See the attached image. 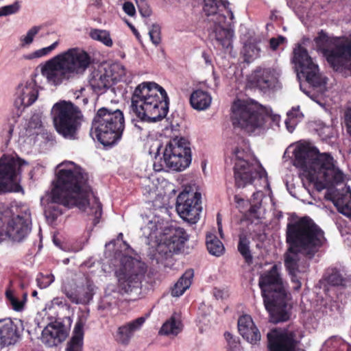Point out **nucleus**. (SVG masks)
<instances>
[{
    "instance_id": "57",
    "label": "nucleus",
    "mask_w": 351,
    "mask_h": 351,
    "mask_svg": "<svg viewBox=\"0 0 351 351\" xmlns=\"http://www.w3.org/2000/svg\"><path fill=\"white\" fill-rule=\"evenodd\" d=\"M345 122L348 128V132L351 136V108H348L345 113Z\"/></svg>"
},
{
    "instance_id": "38",
    "label": "nucleus",
    "mask_w": 351,
    "mask_h": 351,
    "mask_svg": "<svg viewBox=\"0 0 351 351\" xmlns=\"http://www.w3.org/2000/svg\"><path fill=\"white\" fill-rule=\"evenodd\" d=\"M60 44V40H58L53 42L51 45L48 47H45L27 54H24L23 56V59L25 60H33L36 59H39L48 55L51 54L53 51H54Z\"/></svg>"
},
{
    "instance_id": "15",
    "label": "nucleus",
    "mask_w": 351,
    "mask_h": 351,
    "mask_svg": "<svg viewBox=\"0 0 351 351\" xmlns=\"http://www.w3.org/2000/svg\"><path fill=\"white\" fill-rule=\"evenodd\" d=\"M0 221L5 227L8 238L13 241H23L31 232L32 217L27 206L5 208L0 213Z\"/></svg>"
},
{
    "instance_id": "5",
    "label": "nucleus",
    "mask_w": 351,
    "mask_h": 351,
    "mask_svg": "<svg viewBox=\"0 0 351 351\" xmlns=\"http://www.w3.org/2000/svg\"><path fill=\"white\" fill-rule=\"evenodd\" d=\"M131 109L141 121L156 122L169 112V99L166 90L154 82H145L134 89Z\"/></svg>"
},
{
    "instance_id": "22",
    "label": "nucleus",
    "mask_w": 351,
    "mask_h": 351,
    "mask_svg": "<svg viewBox=\"0 0 351 351\" xmlns=\"http://www.w3.org/2000/svg\"><path fill=\"white\" fill-rule=\"evenodd\" d=\"M278 75L275 69L261 68L252 74L251 82L254 86L265 93L278 86Z\"/></svg>"
},
{
    "instance_id": "64",
    "label": "nucleus",
    "mask_w": 351,
    "mask_h": 351,
    "mask_svg": "<svg viewBox=\"0 0 351 351\" xmlns=\"http://www.w3.org/2000/svg\"><path fill=\"white\" fill-rule=\"evenodd\" d=\"M52 302L53 304H57V305H60V304H62V301H60V298H54Z\"/></svg>"
},
{
    "instance_id": "56",
    "label": "nucleus",
    "mask_w": 351,
    "mask_h": 351,
    "mask_svg": "<svg viewBox=\"0 0 351 351\" xmlns=\"http://www.w3.org/2000/svg\"><path fill=\"white\" fill-rule=\"evenodd\" d=\"M234 202L237 204V207L241 210V212H245V206H248L250 204L248 201L239 197L238 195L234 196Z\"/></svg>"
},
{
    "instance_id": "31",
    "label": "nucleus",
    "mask_w": 351,
    "mask_h": 351,
    "mask_svg": "<svg viewBox=\"0 0 351 351\" xmlns=\"http://www.w3.org/2000/svg\"><path fill=\"white\" fill-rule=\"evenodd\" d=\"M183 328L180 315L174 313L162 326L159 334L169 337L177 336Z\"/></svg>"
},
{
    "instance_id": "39",
    "label": "nucleus",
    "mask_w": 351,
    "mask_h": 351,
    "mask_svg": "<svg viewBox=\"0 0 351 351\" xmlns=\"http://www.w3.org/2000/svg\"><path fill=\"white\" fill-rule=\"evenodd\" d=\"M250 241L249 238L244 234L239 235L238 243V251L241 254L245 262L248 264L252 262V255L250 249Z\"/></svg>"
},
{
    "instance_id": "60",
    "label": "nucleus",
    "mask_w": 351,
    "mask_h": 351,
    "mask_svg": "<svg viewBox=\"0 0 351 351\" xmlns=\"http://www.w3.org/2000/svg\"><path fill=\"white\" fill-rule=\"evenodd\" d=\"M217 226H218V230L219 232V234L221 238L223 237V230H222V224H221V219L220 217V215L218 214L217 217Z\"/></svg>"
},
{
    "instance_id": "32",
    "label": "nucleus",
    "mask_w": 351,
    "mask_h": 351,
    "mask_svg": "<svg viewBox=\"0 0 351 351\" xmlns=\"http://www.w3.org/2000/svg\"><path fill=\"white\" fill-rule=\"evenodd\" d=\"M85 322L78 320L74 327L73 337L67 343L66 351H82Z\"/></svg>"
},
{
    "instance_id": "45",
    "label": "nucleus",
    "mask_w": 351,
    "mask_h": 351,
    "mask_svg": "<svg viewBox=\"0 0 351 351\" xmlns=\"http://www.w3.org/2000/svg\"><path fill=\"white\" fill-rule=\"evenodd\" d=\"M330 347L338 351H351V345L347 343L341 337L337 336L330 337Z\"/></svg>"
},
{
    "instance_id": "7",
    "label": "nucleus",
    "mask_w": 351,
    "mask_h": 351,
    "mask_svg": "<svg viewBox=\"0 0 351 351\" xmlns=\"http://www.w3.org/2000/svg\"><path fill=\"white\" fill-rule=\"evenodd\" d=\"M309 41V38H303L302 43H298L295 45L293 51L292 62L297 71L298 77L299 79L301 77L305 78L315 93L312 94L311 90L304 88L302 84L300 86V90L325 111H327V78L322 77L319 73L317 64L314 63L306 48L302 46V45H305L306 43Z\"/></svg>"
},
{
    "instance_id": "10",
    "label": "nucleus",
    "mask_w": 351,
    "mask_h": 351,
    "mask_svg": "<svg viewBox=\"0 0 351 351\" xmlns=\"http://www.w3.org/2000/svg\"><path fill=\"white\" fill-rule=\"evenodd\" d=\"M204 12L207 16L208 36L214 45L226 51L233 48L234 30L231 27L234 19L231 10L217 12L215 0H204Z\"/></svg>"
},
{
    "instance_id": "6",
    "label": "nucleus",
    "mask_w": 351,
    "mask_h": 351,
    "mask_svg": "<svg viewBox=\"0 0 351 351\" xmlns=\"http://www.w3.org/2000/svg\"><path fill=\"white\" fill-rule=\"evenodd\" d=\"M280 271V265L275 264L269 270L261 274L258 280L265 309L274 323L285 322L289 318L287 290Z\"/></svg>"
},
{
    "instance_id": "50",
    "label": "nucleus",
    "mask_w": 351,
    "mask_h": 351,
    "mask_svg": "<svg viewBox=\"0 0 351 351\" xmlns=\"http://www.w3.org/2000/svg\"><path fill=\"white\" fill-rule=\"evenodd\" d=\"M143 235L149 240L157 238L158 228L155 223L149 221L147 225L142 228Z\"/></svg>"
},
{
    "instance_id": "61",
    "label": "nucleus",
    "mask_w": 351,
    "mask_h": 351,
    "mask_svg": "<svg viewBox=\"0 0 351 351\" xmlns=\"http://www.w3.org/2000/svg\"><path fill=\"white\" fill-rule=\"evenodd\" d=\"M8 238L6 230L0 228V243Z\"/></svg>"
},
{
    "instance_id": "46",
    "label": "nucleus",
    "mask_w": 351,
    "mask_h": 351,
    "mask_svg": "<svg viewBox=\"0 0 351 351\" xmlns=\"http://www.w3.org/2000/svg\"><path fill=\"white\" fill-rule=\"evenodd\" d=\"M21 8L19 1H15L12 4L0 7V18L8 16L17 13Z\"/></svg>"
},
{
    "instance_id": "3",
    "label": "nucleus",
    "mask_w": 351,
    "mask_h": 351,
    "mask_svg": "<svg viewBox=\"0 0 351 351\" xmlns=\"http://www.w3.org/2000/svg\"><path fill=\"white\" fill-rule=\"evenodd\" d=\"M287 241L289 247L285 254V266L293 289L299 291L301 280L308 267L306 263L300 265V254L312 257L326 239L320 228L310 217H304L287 225Z\"/></svg>"
},
{
    "instance_id": "19",
    "label": "nucleus",
    "mask_w": 351,
    "mask_h": 351,
    "mask_svg": "<svg viewBox=\"0 0 351 351\" xmlns=\"http://www.w3.org/2000/svg\"><path fill=\"white\" fill-rule=\"evenodd\" d=\"M201 193L183 191L176 200V210L181 218L191 224L196 223L202 211Z\"/></svg>"
},
{
    "instance_id": "42",
    "label": "nucleus",
    "mask_w": 351,
    "mask_h": 351,
    "mask_svg": "<svg viewBox=\"0 0 351 351\" xmlns=\"http://www.w3.org/2000/svg\"><path fill=\"white\" fill-rule=\"evenodd\" d=\"M27 294L26 293H23V299L19 300L13 291L7 290L5 291V296L9 305L16 311H21L23 309L25 302L27 300Z\"/></svg>"
},
{
    "instance_id": "20",
    "label": "nucleus",
    "mask_w": 351,
    "mask_h": 351,
    "mask_svg": "<svg viewBox=\"0 0 351 351\" xmlns=\"http://www.w3.org/2000/svg\"><path fill=\"white\" fill-rule=\"evenodd\" d=\"M300 330L274 329L267 333L269 351H304L298 349Z\"/></svg>"
},
{
    "instance_id": "58",
    "label": "nucleus",
    "mask_w": 351,
    "mask_h": 351,
    "mask_svg": "<svg viewBox=\"0 0 351 351\" xmlns=\"http://www.w3.org/2000/svg\"><path fill=\"white\" fill-rule=\"evenodd\" d=\"M262 197L263 193L261 191H256L253 193L252 203H258V204H261Z\"/></svg>"
},
{
    "instance_id": "11",
    "label": "nucleus",
    "mask_w": 351,
    "mask_h": 351,
    "mask_svg": "<svg viewBox=\"0 0 351 351\" xmlns=\"http://www.w3.org/2000/svg\"><path fill=\"white\" fill-rule=\"evenodd\" d=\"M123 113L120 110L99 108L92 123L91 134L104 146L119 141L124 130Z\"/></svg>"
},
{
    "instance_id": "48",
    "label": "nucleus",
    "mask_w": 351,
    "mask_h": 351,
    "mask_svg": "<svg viewBox=\"0 0 351 351\" xmlns=\"http://www.w3.org/2000/svg\"><path fill=\"white\" fill-rule=\"evenodd\" d=\"M54 279L55 278L51 274H43L40 273L37 276L36 282L40 289H45L54 281Z\"/></svg>"
},
{
    "instance_id": "17",
    "label": "nucleus",
    "mask_w": 351,
    "mask_h": 351,
    "mask_svg": "<svg viewBox=\"0 0 351 351\" xmlns=\"http://www.w3.org/2000/svg\"><path fill=\"white\" fill-rule=\"evenodd\" d=\"M125 73V66L119 62L102 64L90 73L88 83L94 92L101 94L110 87L112 82L121 80Z\"/></svg>"
},
{
    "instance_id": "12",
    "label": "nucleus",
    "mask_w": 351,
    "mask_h": 351,
    "mask_svg": "<svg viewBox=\"0 0 351 351\" xmlns=\"http://www.w3.org/2000/svg\"><path fill=\"white\" fill-rule=\"evenodd\" d=\"M234 162V175L237 187L243 188L258 179L267 186V172L261 163L254 158L248 148L236 147L231 155Z\"/></svg>"
},
{
    "instance_id": "29",
    "label": "nucleus",
    "mask_w": 351,
    "mask_h": 351,
    "mask_svg": "<svg viewBox=\"0 0 351 351\" xmlns=\"http://www.w3.org/2000/svg\"><path fill=\"white\" fill-rule=\"evenodd\" d=\"M67 337L66 331L62 327L49 325L42 332V341L49 347L56 346Z\"/></svg>"
},
{
    "instance_id": "4",
    "label": "nucleus",
    "mask_w": 351,
    "mask_h": 351,
    "mask_svg": "<svg viewBox=\"0 0 351 351\" xmlns=\"http://www.w3.org/2000/svg\"><path fill=\"white\" fill-rule=\"evenodd\" d=\"M294 165L317 191L326 189L324 198L329 199V154L306 142L298 143L293 150Z\"/></svg>"
},
{
    "instance_id": "21",
    "label": "nucleus",
    "mask_w": 351,
    "mask_h": 351,
    "mask_svg": "<svg viewBox=\"0 0 351 351\" xmlns=\"http://www.w3.org/2000/svg\"><path fill=\"white\" fill-rule=\"evenodd\" d=\"M165 234V237L158 244L157 250L167 256L180 252L189 239L188 234L184 228L180 227H171Z\"/></svg>"
},
{
    "instance_id": "37",
    "label": "nucleus",
    "mask_w": 351,
    "mask_h": 351,
    "mask_svg": "<svg viewBox=\"0 0 351 351\" xmlns=\"http://www.w3.org/2000/svg\"><path fill=\"white\" fill-rule=\"evenodd\" d=\"M206 247L209 253L215 256H221L225 251L222 242L212 233L206 234Z\"/></svg>"
},
{
    "instance_id": "35",
    "label": "nucleus",
    "mask_w": 351,
    "mask_h": 351,
    "mask_svg": "<svg viewBox=\"0 0 351 351\" xmlns=\"http://www.w3.org/2000/svg\"><path fill=\"white\" fill-rule=\"evenodd\" d=\"M193 276V270L187 269L175 284L171 290V295L174 297L182 295L190 287Z\"/></svg>"
},
{
    "instance_id": "36",
    "label": "nucleus",
    "mask_w": 351,
    "mask_h": 351,
    "mask_svg": "<svg viewBox=\"0 0 351 351\" xmlns=\"http://www.w3.org/2000/svg\"><path fill=\"white\" fill-rule=\"evenodd\" d=\"M315 48L329 62V35L325 30L318 32L314 38Z\"/></svg>"
},
{
    "instance_id": "24",
    "label": "nucleus",
    "mask_w": 351,
    "mask_h": 351,
    "mask_svg": "<svg viewBox=\"0 0 351 351\" xmlns=\"http://www.w3.org/2000/svg\"><path fill=\"white\" fill-rule=\"evenodd\" d=\"M335 56L339 58V67L348 71L351 75V38L339 44L335 47V51L330 50V67H335L332 60V58Z\"/></svg>"
},
{
    "instance_id": "2",
    "label": "nucleus",
    "mask_w": 351,
    "mask_h": 351,
    "mask_svg": "<svg viewBox=\"0 0 351 351\" xmlns=\"http://www.w3.org/2000/svg\"><path fill=\"white\" fill-rule=\"evenodd\" d=\"M58 172L51 193V202L46 208V217L56 220L62 214L58 204L71 208L77 207L89 215H93L95 225L102 214L101 204L92 193L88 174L71 161H64L57 166Z\"/></svg>"
},
{
    "instance_id": "23",
    "label": "nucleus",
    "mask_w": 351,
    "mask_h": 351,
    "mask_svg": "<svg viewBox=\"0 0 351 351\" xmlns=\"http://www.w3.org/2000/svg\"><path fill=\"white\" fill-rule=\"evenodd\" d=\"M238 330L243 339L252 345L256 344L261 340V333L255 326L252 318L248 315L239 317Z\"/></svg>"
},
{
    "instance_id": "8",
    "label": "nucleus",
    "mask_w": 351,
    "mask_h": 351,
    "mask_svg": "<svg viewBox=\"0 0 351 351\" xmlns=\"http://www.w3.org/2000/svg\"><path fill=\"white\" fill-rule=\"evenodd\" d=\"M145 272V263L131 256H123L119 267L115 269L119 289L115 285H108L101 299L103 307L116 305L121 294L128 293L139 288Z\"/></svg>"
},
{
    "instance_id": "33",
    "label": "nucleus",
    "mask_w": 351,
    "mask_h": 351,
    "mask_svg": "<svg viewBox=\"0 0 351 351\" xmlns=\"http://www.w3.org/2000/svg\"><path fill=\"white\" fill-rule=\"evenodd\" d=\"M212 97L207 92L201 89L194 90L190 97L191 106L197 110H206L211 104Z\"/></svg>"
},
{
    "instance_id": "13",
    "label": "nucleus",
    "mask_w": 351,
    "mask_h": 351,
    "mask_svg": "<svg viewBox=\"0 0 351 351\" xmlns=\"http://www.w3.org/2000/svg\"><path fill=\"white\" fill-rule=\"evenodd\" d=\"M51 116L57 132L64 138H77L82 114L77 107L70 101H60L51 110Z\"/></svg>"
},
{
    "instance_id": "51",
    "label": "nucleus",
    "mask_w": 351,
    "mask_h": 351,
    "mask_svg": "<svg viewBox=\"0 0 351 351\" xmlns=\"http://www.w3.org/2000/svg\"><path fill=\"white\" fill-rule=\"evenodd\" d=\"M315 131L323 141H327L329 137V128L324 123L318 121L315 123Z\"/></svg>"
},
{
    "instance_id": "30",
    "label": "nucleus",
    "mask_w": 351,
    "mask_h": 351,
    "mask_svg": "<svg viewBox=\"0 0 351 351\" xmlns=\"http://www.w3.org/2000/svg\"><path fill=\"white\" fill-rule=\"evenodd\" d=\"M261 39L258 37H251L246 40L243 46L241 54L246 62H251L260 57L261 55Z\"/></svg>"
},
{
    "instance_id": "18",
    "label": "nucleus",
    "mask_w": 351,
    "mask_h": 351,
    "mask_svg": "<svg viewBox=\"0 0 351 351\" xmlns=\"http://www.w3.org/2000/svg\"><path fill=\"white\" fill-rule=\"evenodd\" d=\"M95 288L93 282L88 278L75 276L64 281L62 291L71 302L85 304L93 299Z\"/></svg>"
},
{
    "instance_id": "47",
    "label": "nucleus",
    "mask_w": 351,
    "mask_h": 351,
    "mask_svg": "<svg viewBox=\"0 0 351 351\" xmlns=\"http://www.w3.org/2000/svg\"><path fill=\"white\" fill-rule=\"evenodd\" d=\"M161 28L159 25L152 24L149 28V36L151 41L155 45H158L161 42Z\"/></svg>"
},
{
    "instance_id": "34",
    "label": "nucleus",
    "mask_w": 351,
    "mask_h": 351,
    "mask_svg": "<svg viewBox=\"0 0 351 351\" xmlns=\"http://www.w3.org/2000/svg\"><path fill=\"white\" fill-rule=\"evenodd\" d=\"M351 284V276L348 275L344 267H334L330 271V286L346 288Z\"/></svg>"
},
{
    "instance_id": "27",
    "label": "nucleus",
    "mask_w": 351,
    "mask_h": 351,
    "mask_svg": "<svg viewBox=\"0 0 351 351\" xmlns=\"http://www.w3.org/2000/svg\"><path fill=\"white\" fill-rule=\"evenodd\" d=\"M330 202L340 213L351 220V189L344 187L340 192L335 193Z\"/></svg>"
},
{
    "instance_id": "55",
    "label": "nucleus",
    "mask_w": 351,
    "mask_h": 351,
    "mask_svg": "<svg viewBox=\"0 0 351 351\" xmlns=\"http://www.w3.org/2000/svg\"><path fill=\"white\" fill-rule=\"evenodd\" d=\"M123 10L128 16H134L136 14V10L132 3L127 1L123 5Z\"/></svg>"
},
{
    "instance_id": "49",
    "label": "nucleus",
    "mask_w": 351,
    "mask_h": 351,
    "mask_svg": "<svg viewBox=\"0 0 351 351\" xmlns=\"http://www.w3.org/2000/svg\"><path fill=\"white\" fill-rule=\"evenodd\" d=\"M224 336L228 342V351H241V346L238 338L234 337L229 332H226Z\"/></svg>"
},
{
    "instance_id": "28",
    "label": "nucleus",
    "mask_w": 351,
    "mask_h": 351,
    "mask_svg": "<svg viewBox=\"0 0 351 351\" xmlns=\"http://www.w3.org/2000/svg\"><path fill=\"white\" fill-rule=\"evenodd\" d=\"M17 339V327L10 318L0 319V348L14 344Z\"/></svg>"
},
{
    "instance_id": "16",
    "label": "nucleus",
    "mask_w": 351,
    "mask_h": 351,
    "mask_svg": "<svg viewBox=\"0 0 351 351\" xmlns=\"http://www.w3.org/2000/svg\"><path fill=\"white\" fill-rule=\"evenodd\" d=\"M27 162L17 155L3 154L0 158V193L18 192L21 170Z\"/></svg>"
},
{
    "instance_id": "41",
    "label": "nucleus",
    "mask_w": 351,
    "mask_h": 351,
    "mask_svg": "<svg viewBox=\"0 0 351 351\" xmlns=\"http://www.w3.org/2000/svg\"><path fill=\"white\" fill-rule=\"evenodd\" d=\"M88 34L93 40L99 41L107 47H112L113 45L110 32L107 30L91 29Z\"/></svg>"
},
{
    "instance_id": "62",
    "label": "nucleus",
    "mask_w": 351,
    "mask_h": 351,
    "mask_svg": "<svg viewBox=\"0 0 351 351\" xmlns=\"http://www.w3.org/2000/svg\"><path fill=\"white\" fill-rule=\"evenodd\" d=\"M346 0H330V3H337L339 6L342 7L344 5Z\"/></svg>"
},
{
    "instance_id": "53",
    "label": "nucleus",
    "mask_w": 351,
    "mask_h": 351,
    "mask_svg": "<svg viewBox=\"0 0 351 351\" xmlns=\"http://www.w3.org/2000/svg\"><path fill=\"white\" fill-rule=\"evenodd\" d=\"M287 39L283 36H278L277 38H271L269 40V47L273 51H275L280 45L285 43Z\"/></svg>"
},
{
    "instance_id": "26",
    "label": "nucleus",
    "mask_w": 351,
    "mask_h": 351,
    "mask_svg": "<svg viewBox=\"0 0 351 351\" xmlns=\"http://www.w3.org/2000/svg\"><path fill=\"white\" fill-rule=\"evenodd\" d=\"M145 322V317H141L119 327L116 341L122 345L127 346L134 333L141 330Z\"/></svg>"
},
{
    "instance_id": "43",
    "label": "nucleus",
    "mask_w": 351,
    "mask_h": 351,
    "mask_svg": "<svg viewBox=\"0 0 351 351\" xmlns=\"http://www.w3.org/2000/svg\"><path fill=\"white\" fill-rule=\"evenodd\" d=\"M142 188L143 193L144 195H147L150 198H152L154 196H158L160 195V193H158V187L156 184L153 182H151L149 178H144L142 180Z\"/></svg>"
},
{
    "instance_id": "54",
    "label": "nucleus",
    "mask_w": 351,
    "mask_h": 351,
    "mask_svg": "<svg viewBox=\"0 0 351 351\" xmlns=\"http://www.w3.org/2000/svg\"><path fill=\"white\" fill-rule=\"evenodd\" d=\"M249 205L250 208L248 210L249 211V215L254 217L258 219L261 217V213H260V208H261V204H258V203H252L250 202Z\"/></svg>"
},
{
    "instance_id": "1",
    "label": "nucleus",
    "mask_w": 351,
    "mask_h": 351,
    "mask_svg": "<svg viewBox=\"0 0 351 351\" xmlns=\"http://www.w3.org/2000/svg\"><path fill=\"white\" fill-rule=\"evenodd\" d=\"M91 64V57L80 47H72L62 51L40 65V73H34L30 80L21 82L16 88L15 105L19 109L10 123L9 134L13 132V125L20 117V107L32 105L38 99V88L41 86V77L53 87L66 84L76 77L83 75Z\"/></svg>"
},
{
    "instance_id": "63",
    "label": "nucleus",
    "mask_w": 351,
    "mask_h": 351,
    "mask_svg": "<svg viewBox=\"0 0 351 351\" xmlns=\"http://www.w3.org/2000/svg\"><path fill=\"white\" fill-rule=\"evenodd\" d=\"M143 122H145V121H141H141H140L138 123H136V124L134 125V127H135L137 130H138L139 131L143 130V126H142L141 125L143 123Z\"/></svg>"
},
{
    "instance_id": "52",
    "label": "nucleus",
    "mask_w": 351,
    "mask_h": 351,
    "mask_svg": "<svg viewBox=\"0 0 351 351\" xmlns=\"http://www.w3.org/2000/svg\"><path fill=\"white\" fill-rule=\"evenodd\" d=\"M42 127L41 115L40 114H34L29 119L27 128L29 130L39 129Z\"/></svg>"
},
{
    "instance_id": "14",
    "label": "nucleus",
    "mask_w": 351,
    "mask_h": 351,
    "mask_svg": "<svg viewBox=\"0 0 351 351\" xmlns=\"http://www.w3.org/2000/svg\"><path fill=\"white\" fill-rule=\"evenodd\" d=\"M191 162V150L189 142L183 138H174L167 144L162 158H155L153 168L155 171H182Z\"/></svg>"
},
{
    "instance_id": "25",
    "label": "nucleus",
    "mask_w": 351,
    "mask_h": 351,
    "mask_svg": "<svg viewBox=\"0 0 351 351\" xmlns=\"http://www.w3.org/2000/svg\"><path fill=\"white\" fill-rule=\"evenodd\" d=\"M349 177L338 166L337 161L330 156V199L335 193L340 192L347 186Z\"/></svg>"
},
{
    "instance_id": "9",
    "label": "nucleus",
    "mask_w": 351,
    "mask_h": 351,
    "mask_svg": "<svg viewBox=\"0 0 351 351\" xmlns=\"http://www.w3.org/2000/svg\"><path fill=\"white\" fill-rule=\"evenodd\" d=\"M232 123L246 132L257 135L267 128V122L271 120L276 124L280 117L272 114L270 110L254 101L235 100L231 106Z\"/></svg>"
},
{
    "instance_id": "59",
    "label": "nucleus",
    "mask_w": 351,
    "mask_h": 351,
    "mask_svg": "<svg viewBox=\"0 0 351 351\" xmlns=\"http://www.w3.org/2000/svg\"><path fill=\"white\" fill-rule=\"evenodd\" d=\"M213 295L217 299H222L225 295V292L223 290L215 288L213 289Z\"/></svg>"
},
{
    "instance_id": "44",
    "label": "nucleus",
    "mask_w": 351,
    "mask_h": 351,
    "mask_svg": "<svg viewBox=\"0 0 351 351\" xmlns=\"http://www.w3.org/2000/svg\"><path fill=\"white\" fill-rule=\"evenodd\" d=\"M40 30V27L34 26L30 28L25 35L20 38L21 45L23 47L29 46L34 41L35 36Z\"/></svg>"
},
{
    "instance_id": "40",
    "label": "nucleus",
    "mask_w": 351,
    "mask_h": 351,
    "mask_svg": "<svg viewBox=\"0 0 351 351\" xmlns=\"http://www.w3.org/2000/svg\"><path fill=\"white\" fill-rule=\"evenodd\" d=\"M287 118L285 123L287 129L289 132H292L298 123L302 120L303 117L302 113L300 111V107H293L291 110L289 111L287 114Z\"/></svg>"
}]
</instances>
